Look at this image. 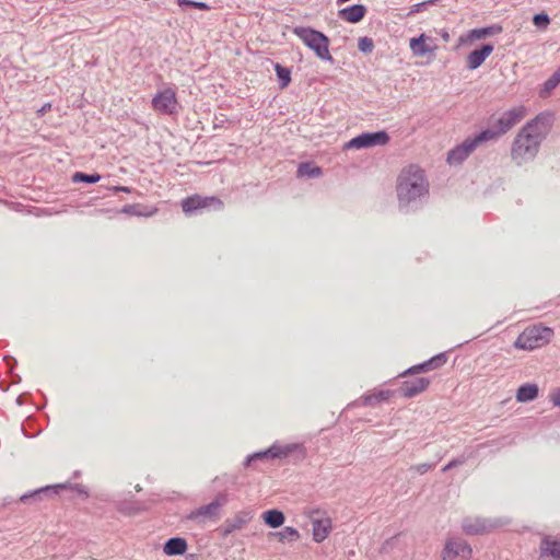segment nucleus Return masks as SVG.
<instances>
[{
  "label": "nucleus",
  "instance_id": "obj_36",
  "mask_svg": "<svg viewBox=\"0 0 560 560\" xmlns=\"http://www.w3.org/2000/svg\"><path fill=\"white\" fill-rule=\"evenodd\" d=\"M533 23L538 28H546L550 23V18L547 13H536L533 16Z\"/></svg>",
  "mask_w": 560,
  "mask_h": 560
},
{
  "label": "nucleus",
  "instance_id": "obj_32",
  "mask_svg": "<svg viewBox=\"0 0 560 560\" xmlns=\"http://www.w3.org/2000/svg\"><path fill=\"white\" fill-rule=\"evenodd\" d=\"M102 176L98 173H83V172H75L72 174V182L73 183H84V184H96L101 180Z\"/></svg>",
  "mask_w": 560,
  "mask_h": 560
},
{
  "label": "nucleus",
  "instance_id": "obj_5",
  "mask_svg": "<svg viewBox=\"0 0 560 560\" xmlns=\"http://www.w3.org/2000/svg\"><path fill=\"white\" fill-rule=\"evenodd\" d=\"M553 336V330L549 327L534 326L525 329L514 342V347L524 350H534L548 343Z\"/></svg>",
  "mask_w": 560,
  "mask_h": 560
},
{
  "label": "nucleus",
  "instance_id": "obj_12",
  "mask_svg": "<svg viewBox=\"0 0 560 560\" xmlns=\"http://www.w3.org/2000/svg\"><path fill=\"white\" fill-rule=\"evenodd\" d=\"M228 497L224 493H220L217 498L208 504L201 505L195 511H191L188 515V520L191 521H205L212 520L219 516L220 506L226 503Z\"/></svg>",
  "mask_w": 560,
  "mask_h": 560
},
{
  "label": "nucleus",
  "instance_id": "obj_30",
  "mask_svg": "<svg viewBox=\"0 0 560 560\" xmlns=\"http://www.w3.org/2000/svg\"><path fill=\"white\" fill-rule=\"evenodd\" d=\"M269 536L278 538V540L281 542H287V541L291 542V541H295L300 538V533L294 527L285 526L280 532L269 533Z\"/></svg>",
  "mask_w": 560,
  "mask_h": 560
},
{
  "label": "nucleus",
  "instance_id": "obj_10",
  "mask_svg": "<svg viewBox=\"0 0 560 560\" xmlns=\"http://www.w3.org/2000/svg\"><path fill=\"white\" fill-rule=\"evenodd\" d=\"M472 549L463 538H448L441 552V560H469Z\"/></svg>",
  "mask_w": 560,
  "mask_h": 560
},
{
  "label": "nucleus",
  "instance_id": "obj_16",
  "mask_svg": "<svg viewBox=\"0 0 560 560\" xmlns=\"http://www.w3.org/2000/svg\"><path fill=\"white\" fill-rule=\"evenodd\" d=\"M475 145L468 137L462 143L448 151L446 161L450 165H459L470 155L471 152L475 151Z\"/></svg>",
  "mask_w": 560,
  "mask_h": 560
},
{
  "label": "nucleus",
  "instance_id": "obj_39",
  "mask_svg": "<svg viewBox=\"0 0 560 560\" xmlns=\"http://www.w3.org/2000/svg\"><path fill=\"white\" fill-rule=\"evenodd\" d=\"M360 404L362 406H370V407H374L376 406L377 404H380L377 397L375 394H366V395H363L361 398H360Z\"/></svg>",
  "mask_w": 560,
  "mask_h": 560
},
{
  "label": "nucleus",
  "instance_id": "obj_44",
  "mask_svg": "<svg viewBox=\"0 0 560 560\" xmlns=\"http://www.w3.org/2000/svg\"><path fill=\"white\" fill-rule=\"evenodd\" d=\"M3 360L5 361L9 370H10V373L13 372L14 368L18 364V361L15 360V358L11 357V355H4L3 357Z\"/></svg>",
  "mask_w": 560,
  "mask_h": 560
},
{
  "label": "nucleus",
  "instance_id": "obj_8",
  "mask_svg": "<svg viewBox=\"0 0 560 560\" xmlns=\"http://www.w3.org/2000/svg\"><path fill=\"white\" fill-rule=\"evenodd\" d=\"M70 488L71 490H74L79 494H82L84 497L89 495V492L86 488L80 483L71 485L69 482L66 483H59L55 486H45L39 489H36L34 491H31L30 493H25L21 495L20 501L21 502H27L31 499L34 500H43L44 498H49L57 495L59 493V490Z\"/></svg>",
  "mask_w": 560,
  "mask_h": 560
},
{
  "label": "nucleus",
  "instance_id": "obj_35",
  "mask_svg": "<svg viewBox=\"0 0 560 560\" xmlns=\"http://www.w3.org/2000/svg\"><path fill=\"white\" fill-rule=\"evenodd\" d=\"M358 48L363 54H371L374 49V42L368 36L360 37L358 40Z\"/></svg>",
  "mask_w": 560,
  "mask_h": 560
},
{
  "label": "nucleus",
  "instance_id": "obj_19",
  "mask_svg": "<svg viewBox=\"0 0 560 560\" xmlns=\"http://www.w3.org/2000/svg\"><path fill=\"white\" fill-rule=\"evenodd\" d=\"M539 557H550L560 560V537L545 535L540 540Z\"/></svg>",
  "mask_w": 560,
  "mask_h": 560
},
{
  "label": "nucleus",
  "instance_id": "obj_22",
  "mask_svg": "<svg viewBox=\"0 0 560 560\" xmlns=\"http://www.w3.org/2000/svg\"><path fill=\"white\" fill-rule=\"evenodd\" d=\"M188 544L183 537H171L163 545V552L166 556H182L187 551Z\"/></svg>",
  "mask_w": 560,
  "mask_h": 560
},
{
  "label": "nucleus",
  "instance_id": "obj_26",
  "mask_svg": "<svg viewBox=\"0 0 560 560\" xmlns=\"http://www.w3.org/2000/svg\"><path fill=\"white\" fill-rule=\"evenodd\" d=\"M539 393V388L534 383H525L521 385L516 392V399L520 402L533 401Z\"/></svg>",
  "mask_w": 560,
  "mask_h": 560
},
{
  "label": "nucleus",
  "instance_id": "obj_48",
  "mask_svg": "<svg viewBox=\"0 0 560 560\" xmlns=\"http://www.w3.org/2000/svg\"><path fill=\"white\" fill-rule=\"evenodd\" d=\"M10 374H11V377H12V382H13L14 384H18V383H20V382L22 381V378H21V376H20L19 374H15V373H13V372H12V373H10Z\"/></svg>",
  "mask_w": 560,
  "mask_h": 560
},
{
  "label": "nucleus",
  "instance_id": "obj_42",
  "mask_svg": "<svg viewBox=\"0 0 560 560\" xmlns=\"http://www.w3.org/2000/svg\"><path fill=\"white\" fill-rule=\"evenodd\" d=\"M229 121V118L224 114L217 115L214 117V128H223Z\"/></svg>",
  "mask_w": 560,
  "mask_h": 560
},
{
  "label": "nucleus",
  "instance_id": "obj_24",
  "mask_svg": "<svg viewBox=\"0 0 560 560\" xmlns=\"http://www.w3.org/2000/svg\"><path fill=\"white\" fill-rule=\"evenodd\" d=\"M491 526L492 525L488 524L486 521L480 520V518H476V520L465 518L462 524L463 530L468 535L481 534V533L486 532Z\"/></svg>",
  "mask_w": 560,
  "mask_h": 560
},
{
  "label": "nucleus",
  "instance_id": "obj_40",
  "mask_svg": "<svg viewBox=\"0 0 560 560\" xmlns=\"http://www.w3.org/2000/svg\"><path fill=\"white\" fill-rule=\"evenodd\" d=\"M466 459L467 458L464 455H462L457 458H454L442 468V471L445 472V471L451 470L452 468L458 467V466L465 464Z\"/></svg>",
  "mask_w": 560,
  "mask_h": 560
},
{
  "label": "nucleus",
  "instance_id": "obj_15",
  "mask_svg": "<svg viewBox=\"0 0 560 560\" xmlns=\"http://www.w3.org/2000/svg\"><path fill=\"white\" fill-rule=\"evenodd\" d=\"M446 362H447L446 353L441 352V353L433 355L432 358H430L429 360H427L422 363L412 365L411 368L407 369L401 375L402 376H406L409 374L415 375V374L428 372L431 370H435V369L443 366Z\"/></svg>",
  "mask_w": 560,
  "mask_h": 560
},
{
  "label": "nucleus",
  "instance_id": "obj_17",
  "mask_svg": "<svg viewBox=\"0 0 560 560\" xmlns=\"http://www.w3.org/2000/svg\"><path fill=\"white\" fill-rule=\"evenodd\" d=\"M430 378L428 377H415L413 380L402 382L398 389L400 396L405 398H412L428 388Z\"/></svg>",
  "mask_w": 560,
  "mask_h": 560
},
{
  "label": "nucleus",
  "instance_id": "obj_18",
  "mask_svg": "<svg viewBox=\"0 0 560 560\" xmlns=\"http://www.w3.org/2000/svg\"><path fill=\"white\" fill-rule=\"evenodd\" d=\"M250 520L252 514L245 511L237 513L234 517L226 518L221 527L222 536L228 537L232 533L242 529Z\"/></svg>",
  "mask_w": 560,
  "mask_h": 560
},
{
  "label": "nucleus",
  "instance_id": "obj_38",
  "mask_svg": "<svg viewBox=\"0 0 560 560\" xmlns=\"http://www.w3.org/2000/svg\"><path fill=\"white\" fill-rule=\"evenodd\" d=\"M397 541H398V535H395V536L386 539L381 546V549H380L381 553H389L396 546Z\"/></svg>",
  "mask_w": 560,
  "mask_h": 560
},
{
  "label": "nucleus",
  "instance_id": "obj_31",
  "mask_svg": "<svg viewBox=\"0 0 560 560\" xmlns=\"http://www.w3.org/2000/svg\"><path fill=\"white\" fill-rule=\"evenodd\" d=\"M273 69L278 79V84L281 90L285 89L291 83V69L282 66L279 62L273 63Z\"/></svg>",
  "mask_w": 560,
  "mask_h": 560
},
{
  "label": "nucleus",
  "instance_id": "obj_25",
  "mask_svg": "<svg viewBox=\"0 0 560 560\" xmlns=\"http://www.w3.org/2000/svg\"><path fill=\"white\" fill-rule=\"evenodd\" d=\"M264 523L270 528H278L283 525L285 521L284 513L278 509H270L261 514Z\"/></svg>",
  "mask_w": 560,
  "mask_h": 560
},
{
  "label": "nucleus",
  "instance_id": "obj_29",
  "mask_svg": "<svg viewBox=\"0 0 560 560\" xmlns=\"http://www.w3.org/2000/svg\"><path fill=\"white\" fill-rule=\"evenodd\" d=\"M560 84V67L544 82L539 91L541 98L548 97L551 92Z\"/></svg>",
  "mask_w": 560,
  "mask_h": 560
},
{
  "label": "nucleus",
  "instance_id": "obj_47",
  "mask_svg": "<svg viewBox=\"0 0 560 560\" xmlns=\"http://www.w3.org/2000/svg\"><path fill=\"white\" fill-rule=\"evenodd\" d=\"M50 108H51V104H50V103H45V104H44V105H43V106L37 110V113H38V115H39V116H43V115H45L48 110H50Z\"/></svg>",
  "mask_w": 560,
  "mask_h": 560
},
{
  "label": "nucleus",
  "instance_id": "obj_34",
  "mask_svg": "<svg viewBox=\"0 0 560 560\" xmlns=\"http://www.w3.org/2000/svg\"><path fill=\"white\" fill-rule=\"evenodd\" d=\"M438 1L439 0H427V1L416 3L410 8V10L406 14V16H412L416 13L422 12V11L429 9L430 7L436 4Z\"/></svg>",
  "mask_w": 560,
  "mask_h": 560
},
{
  "label": "nucleus",
  "instance_id": "obj_1",
  "mask_svg": "<svg viewBox=\"0 0 560 560\" xmlns=\"http://www.w3.org/2000/svg\"><path fill=\"white\" fill-rule=\"evenodd\" d=\"M553 122V115L549 112L538 114L527 121L517 132L511 148L512 160L518 165L533 160L540 148Z\"/></svg>",
  "mask_w": 560,
  "mask_h": 560
},
{
  "label": "nucleus",
  "instance_id": "obj_43",
  "mask_svg": "<svg viewBox=\"0 0 560 560\" xmlns=\"http://www.w3.org/2000/svg\"><path fill=\"white\" fill-rule=\"evenodd\" d=\"M392 394L393 393L389 389H382V390L375 393L380 402L388 400L390 398Z\"/></svg>",
  "mask_w": 560,
  "mask_h": 560
},
{
  "label": "nucleus",
  "instance_id": "obj_3",
  "mask_svg": "<svg viewBox=\"0 0 560 560\" xmlns=\"http://www.w3.org/2000/svg\"><path fill=\"white\" fill-rule=\"evenodd\" d=\"M293 34L313 50L318 59L331 63L335 61L329 52V38L323 32L310 26H295Z\"/></svg>",
  "mask_w": 560,
  "mask_h": 560
},
{
  "label": "nucleus",
  "instance_id": "obj_14",
  "mask_svg": "<svg viewBox=\"0 0 560 560\" xmlns=\"http://www.w3.org/2000/svg\"><path fill=\"white\" fill-rule=\"evenodd\" d=\"M494 45L491 43H483L478 48L470 51L466 58V68L468 70H476L485 60L492 54Z\"/></svg>",
  "mask_w": 560,
  "mask_h": 560
},
{
  "label": "nucleus",
  "instance_id": "obj_28",
  "mask_svg": "<svg viewBox=\"0 0 560 560\" xmlns=\"http://www.w3.org/2000/svg\"><path fill=\"white\" fill-rule=\"evenodd\" d=\"M322 174L323 170L311 162L300 163L296 171V175L299 177L316 178L319 177Z\"/></svg>",
  "mask_w": 560,
  "mask_h": 560
},
{
  "label": "nucleus",
  "instance_id": "obj_46",
  "mask_svg": "<svg viewBox=\"0 0 560 560\" xmlns=\"http://www.w3.org/2000/svg\"><path fill=\"white\" fill-rule=\"evenodd\" d=\"M550 398H551V401H552V404H553L555 406L560 407V388H559V389H557V390H555V392L551 394Z\"/></svg>",
  "mask_w": 560,
  "mask_h": 560
},
{
  "label": "nucleus",
  "instance_id": "obj_7",
  "mask_svg": "<svg viewBox=\"0 0 560 560\" xmlns=\"http://www.w3.org/2000/svg\"><path fill=\"white\" fill-rule=\"evenodd\" d=\"M223 202L215 196L192 195L182 201V209L186 214H192L201 210H221Z\"/></svg>",
  "mask_w": 560,
  "mask_h": 560
},
{
  "label": "nucleus",
  "instance_id": "obj_27",
  "mask_svg": "<svg viewBox=\"0 0 560 560\" xmlns=\"http://www.w3.org/2000/svg\"><path fill=\"white\" fill-rule=\"evenodd\" d=\"M425 39L427 36L424 34L410 39L409 46L415 56H425L432 51L433 48L427 44Z\"/></svg>",
  "mask_w": 560,
  "mask_h": 560
},
{
  "label": "nucleus",
  "instance_id": "obj_9",
  "mask_svg": "<svg viewBox=\"0 0 560 560\" xmlns=\"http://www.w3.org/2000/svg\"><path fill=\"white\" fill-rule=\"evenodd\" d=\"M390 138L387 131L362 132L345 144V149H366L376 145H385Z\"/></svg>",
  "mask_w": 560,
  "mask_h": 560
},
{
  "label": "nucleus",
  "instance_id": "obj_45",
  "mask_svg": "<svg viewBox=\"0 0 560 560\" xmlns=\"http://www.w3.org/2000/svg\"><path fill=\"white\" fill-rule=\"evenodd\" d=\"M108 189L110 191H113V194H117L119 191H124V192H130L131 191V188L127 187V186H113V187H109Z\"/></svg>",
  "mask_w": 560,
  "mask_h": 560
},
{
  "label": "nucleus",
  "instance_id": "obj_13",
  "mask_svg": "<svg viewBox=\"0 0 560 560\" xmlns=\"http://www.w3.org/2000/svg\"><path fill=\"white\" fill-rule=\"evenodd\" d=\"M502 31H503V28L500 24H492V25L485 26V27L472 28V30L468 31L465 35H462L459 37V43L460 44L472 43L475 40H480V39H483V38H487V37H490L493 35H498V34L502 33Z\"/></svg>",
  "mask_w": 560,
  "mask_h": 560
},
{
  "label": "nucleus",
  "instance_id": "obj_33",
  "mask_svg": "<svg viewBox=\"0 0 560 560\" xmlns=\"http://www.w3.org/2000/svg\"><path fill=\"white\" fill-rule=\"evenodd\" d=\"M177 4L185 9V8H192L198 9L202 11L210 10V5L207 2L203 1H195V0H177Z\"/></svg>",
  "mask_w": 560,
  "mask_h": 560
},
{
  "label": "nucleus",
  "instance_id": "obj_37",
  "mask_svg": "<svg viewBox=\"0 0 560 560\" xmlns=\"http://www.w3.org/2000/svg\"><path fill=\"white\" fill-rule=\"evenodd\" d=\"M141 209H142V206L139 203L126 205L122 207L121 212L125 214H129V215L140 217V215H144V213L142 212Z\"/></svg>",
  "mask_w": 560,
  "mask_h": 560
},
{
  "label": "nucleus",
  "instance_id": "obj_51",
  "mask_svg": "<svg viewBox=\"0 0 560 560\" xmlns=\"http://www.w3.org/2000/svg\"><path fill=\"white\" fill-rule=\"evenodd\" d=\"M349 0H337L338 3H345V2H348Z\"/></svg>",
  "mask_w": 560,
  "mask_h": 560
},
{
  "label": "nucleus",
  "instance_id": "obj_11",
  "mask_svg": "<svg viewBox=\"0 0 560 560\" xmlns=\"http://www.w3.org/2000/svg\"><path fill=\"white\" fill-rule=\"evenodd\" d=\"M151 105L154 110L163 115H172L176 113L177 98L175 90L172 88H166L162 91H159L152 98Z\"/></svg>",
  "mask_w": 560,
  "mask_h": 560
},
{
  "label": "nucleus",
  "instance_id": "obj_20",
  "mask_svg": "<svg viewBox=\"0 0 560 560\" xmlns=\"http://www.w3.org/2000/svg\"><path fill=\"white\" fill-rule=\"evenodd\" d=\"M368 12L364 4L355 3L338 11V16L345 22L357 24L362 21Z\"/></svg>",
  "mask_w": 560,
  "mask_h": 560
},
{
  "label": "nucleus",
  "instance_id": "obj_23",
  "mask_svg": "<svg viewBox=\"0 0 560 560\" xmlns=\"http://www.w3.org/2000/svg\"><path fill=\"white\" fill-rule=\"evenodd\" d=\"M501 136L498 129H495L493 126L489 125L488 128L481 130L480 132L474 135L472 137H469L475 148H477L480 143L488 142V141H495Z\"/></svg>",
  "mask_w": 560,
  "mask_h": 560
},
{
  "label": "nucleus",
  "instance_id": "obj_4",
  "mask_svg": "<svg viewBox=\"0 0 560 560\" xmlns=\"http://www.w3.org/2000/svg\"><path fill=\"white\" fill-rule=\"evenodd\" d=\"M295 455L296 459H302L305 456V447L302 444L292 443L285 445L272 444L265 451L255 452L249 454L243 465L249 467L256 460L275 459V458H289Z\"/></svg>",
  "mask_w": 560,
  "mask_h": 560
},
{
  "label": "nucleus",
  "instance_id": "obj_50",
  "mask_svg": "<svg viewBox=\"0 0 560 560\" xmlns=\"http://www.w3.org/2000/svg\"><path fill=\"white\" fill-rule=\"evenodd\" d=\"M442 37L444 40H448V34L446 32L442 35Z\"/></svg>",
  "mask_w": 560,
  "mask_h": 560
},
{
  "label": "nucleus",
  "instance_id": "obj_49",
  "mask_svg": "<svg viewBox=\"0 0 560 560\" xmlns=\"http://www.w3.org/2000/svg\"><path fill=\"white\" fill-rule=\"evenodd\" d=\"M23 396H24V395H20V396H18V398H16V404H18L19 406H22V405L24 404Z\"/></svg>",
  "mask_w": 560,
  "mask_h": 560
},
{
  "label": "nucleus",
  "instance_id": "obj_41",
  "mask_svg": "<svg viewBox=\"0 0 560 560\" xmlns=\"http://www.w3.org/2000/svg\"><path fill=\"white\" fill-rule=\"evenodd\" d=\"M434 466H435L434 464L421 463V464L412 466L411 469H413L419 475H424L430 469H432Z\"/></svg>",
  "mask_w": 560,
  "mask_h": 560
},
{
  "label": "nucleus",
  "instance_id": "obj_2",
  "mask_svg": "<svg viewBox=\"0 0 560 560\" xmlns=\"http://www.w3.org/2000/svg\"><path fill=\"white\" fill-rule=\"evenodd\" d=\"M396 191L401 209H417L429 196V182L424 171L418 165L405 167L397 178Z\"/></svg>",
  "mask_w": 560,
  "mask_h": 560
},
{
  "label": "nucleus",
  "instance_id": "obj_21",
  "mask_svg": "<svg viewBox=\"0 0 560 560\" xmlns=\"http://www.w3.org/2000/svg\"><path fill=\"white\" fill-rule=\"evenodd\" d=\"M331 520L329 517H325V518H313L312 520V535H313V539L314 541L316 542H322L324 541L330 530H331Z\"/></svg>",
  "mask_w": 560,
  "mask_h": 560
},
{
  "label": "nucleus",
  "instance_id": "obj_6",
  "mask_svg": "<svg viewBox=\"0 0 560 560\" xmlns=\"http://www.w3.org/2000/svg\"><path fill=\"white\" fill-rule=\"evenodd\" d=\"M526 115V108L523 105L504 110L499 116L491 115L489 125L499 130L501 136L508 133L514 126L523 120Z\"/></svg>",
  "mask_w": 560,
  "mask_h": 560
}]
</instances>
